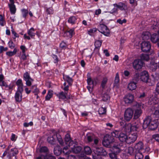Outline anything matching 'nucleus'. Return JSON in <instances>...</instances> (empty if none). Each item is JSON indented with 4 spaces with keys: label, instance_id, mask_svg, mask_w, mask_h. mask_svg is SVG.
<instances>
[{
    "label": "nucleus",
    "instance_id": "1",
    "mask_svg": "<svg viewBox=\"0 0 159 159\" xmlns=\"http://www.w3.org/2000/svg\"><path fill=\"white\" fill-rule=\"evenodd\" d=\"M159 120H152L151 117L148 116L143 120V129H146L148 126L151 130H154L158 126V121Z\"/></svg>",
    "mask_w": 159,
    "mask_h": 159
},
{
    "label": "nucleus",
    "instance_id": "2",
    "mask_svg": "<svg viewBox=\"0 0 159 159\" xmlns=\"http://www.w3.org/2000/svg\"><path fill=\"white\" fill-rule=\"evenodd\" d=\"M140 80L143 82L149 83L151 85H153L155 84L154 81H151L149 78L148 72L146 70H143L140 73Z\"/></svg>",
    "mask_w": 159,
    "mask_h": 159
},
{
    "label": "nucleus",
    "instance_id": "3",
    "mask_svg": "<svg viewBox=\"0 0 159 159\" xmlns=\"http://www.w3.org/2000/svg\"><path fill=\"white\" fill-rule=\"evenodd\" d=\"M57 138V140L58 141L60 144L61 145H63L64 143L62 139L61 135L58 133L54 134L52 136L49 137H48L47 140L48 142L51 144H54L55 143L56 141V138Z\"/></svg>",
    "mask_w": 159,
    "mask_h": 159
},
{
    "label": "nucleus",
    "instance_id": "4",
    "mask_svg": "<svg viewBox=\"0 0 159 159\" xmlns=\"http://www.w3.org/2000/svg\"><path fill=\"white\" fill-rule=\"evenodd\" d=\"M114 136L106 134L104 137L102 143L104 146L109 147L111 144L114 142Z\"/></svg>",
    "mask_w": 159,
    "mask_h": 159
},
{
    "label": "nucleus",
    "instance_id": "5",
    "mask_svg": "<svg viewBox=\"0 0 159 159\" xmlns=\"http://www.w3.org/2000/svg\"><path fill=\"white\" fill-rule=\"evenodd\" d=\"M151 44L149 42L143 41L141 43V49L142 51L144 52H149L151 48Z\"/></svg>",
    "mask_w": 159,
    "mask_h": 159
},
{
    "label": "nucleus",
    "instance_id": "6",
    "mask_svg": "<svg viewBox=\"0 0 159 159\" xmlns=\"http://www.w3.org/2000/svg\"><path fill=\"white\" fill-rule=\"evenodd\" d=\"M112 135L113 136H115V137L116 138L118 137L120 141L123 142H125L127 138L126 134L122 133L119 134L118 132L117 131L112 133Z\"/></svg>",
    "mask_w": 159,
    "mask_h": 159
},
{
    "label": "nucleus",
    "instance_id": "7",
    "mask_svg": "<svg viewBox=\"0 0 159 159\" xmlns=\"http://www.w3.org/2000/svg\"><path fill=\"white\" fill-rule=\"evenodd\" d=\"M138 128L139 126H137V125L132 126L129 123L125 125V126L122 128V130L123 131H125L126 133H129L131 131L132 129H134L136 131Z\"/></svg>",
    "mask_w": 159,
    "mask_h": 159
},
{
    "label": "nucleus",
    "instance_id": "8",
    "mask_svg": "<svg viewBox=\"0 0 159 159\" xmlns=\"http://www.w3.org/2000/svg\"><path fill=\"white\" fill-rule=\"evenodd\" d=\"M98 30L104 35L108 36L110 34V31L107 27L104 24H100L98 26Z\"/></svg>",
    "mask_w": 159,
    "mask_h": 159
},
{
    "label": "nucleus",
    "instance_id": "9",
    "mask_svg": "<svg viewBox=\"0 0 159 159\" xmlns=\"http://www.w3.org/2000/svg\"><path fill=\"white\" fill-rule=\"evenodd\" d=\"M140 67L143 66L145 65V63L143 61H148L149 59V56L148 54L147 53L142 54L140 56Z\"/></svg>",
    "mask_w": 159,
    "mask_h": 159
},
{
    "label": "nucleus",
    "instance_id": "10",
    "mask_svg": "<svg viewBox=\"0 0 159 159\" xmlns=\"http://www.w3.org/2000/svg\"><path fill=\"white\" fill-rule=\"evenodd\" d=\"M133 111L130 108H127L125 111L124 114V118L125 120L129 121L133 117Z\"/></svg>",
    "mask_w": 159,
    "mask_h": 159
},
{
    "label": "nucleus",
    "instance_id": "11",
    "mask_svg": "<svg viewBox=\"0 0 159 159\" xmlns=\"http://www.w3.org/2000/svg\"><path fill=\"white\" fill-rule=\"evenodd\" d=\"M24 79L26 81V84L28 86H30L31 85V82L33 80L30 77L28 72H26L24 74Z\"/></svg>",
    "mask_w": 159,
    "mask_h": 159
},
{
    "label": "nucleus",
    "instance_id": "12",
    "mask_svg": "<svg viewBox=\"0 0 159 159\" xmlns=\"http://www.w3.org/2000/svg\"><path fill=\"white\" fill-rule=\"evenodd\" d=\"M134 96L131 94H129L125 95L124 98V101L127 104H131L134 100Z\"/></svg>",
    "mask_w": 159,
    "mask_h": 159
},
{
    "label": "nucleus",
    "instance_id": "13",
    "mask_svg": "<svg viewBox=\"0 0 159 159\" xmlns=\"http://www.w3.org/2000/svg\"><path fill=\"white\" fill-rule=\"evenodd\" d=\"M133 109L135 111L134 118L135 119H138L139 117V104L138 103L134 105Z\"/></svg>",
    "mask_w": 159,
    "mask_h": 159
},
{
    "label": "nucleus",
    "instance_id": "14",
    "mask_svg": "<svg viewBox=\"0 0 159 159\" xmlns=\"http://www.w3.org/2000/svg\"><path fill=\"white\" fill-rule=\"evenodd\" d=\"M94 152H96L101 156H105L107 154L106 150L102 147L97 148L95 149L94 150Z\"/></svg>",
    "mask_w": 159,
    "mask_h": 159
},
{
    "label": "nucleus",
    "instance_id": "15",
    "mask_svg": "<svg viewBox=\"0 0 159 159\" xmlns=\"http://www.w3.org/2000/svg\"><path fill=\"white\" fill-rule=\"evenodd\" d=\"M137 136L135 134H130L127 137L125 142L128 144H130L134 142L136 139Z\"/></svg>",
    "mask_w": 159,
    "mask_h": 159
},
{
    "label": "nucleus",
    "instance_id": "16",
    "mask_svg": "<svg viewBox=\"0 0 159 159\" xmlns=\"http://www.w3.org/2000/svg\"><path fill=\"white\" fill-rule=\"evenodd\" d=\"M18 151L16 148L11 149V150L8 152L7 157L10 158L11 157V155L13 156H15L18 153Z\"/></svg>",
    "mask_w": 159,
    "mask_h": 159
},
{
    "label": "nucleus",
    "instance_id": "17",
    "mask_svg": "<svg viewBox=\"0 0 159 159\" xmlns=\"http://www.w3.org/2000/svg\"><path fill=\"white\" fill-rule=\"evenodd\" d=\"M151 41L154 43H157L159 40V37L158 35L157 34H153L152 35H151Z\"/></svg>",
    "mask_w": 159,
    "mask_h": 159
},
{
    "label": "nucleus",
    "instance_id": "18",
    "mask_svg": "<svg viewBox=\"0 0 159 159\" xmlns=\"http://www.w3.org/2000/svg\"><path fill=\"white\" fill-rule=\"evenodd\" d=\"M133 68L135 70V72H138L139 69V59H137L134 60L133 62Z\"/></svg>",
    "mask_w": 159,
    "mask_h": 159
},
{
    "label": "nucleus",
    "instance_id": "19",
    "mask_svg": "<svg viewBox=\"0 0 159 159\" xmlns=\"http://www.w3.org/2000/svg\"><path fill=\"white\" fill-rule=\"evenodd\" d=\"M151 34L148 31L143 32L142 34L141 37L143 40H147L149 39Z\"/></svg>",
    "mask_w": 159,
    "mask_h": 159
},
{
    "label": "nucleus",
    "instance_id": "20",
    "mask_svg": "<svg viewBox=\"0 0 159 159\" xmlns=\"http://www.w3.org/2000/svg\"><path fill=\"white\" fill-rule=\"evenodd\" d=\"M37 159H56L55 157L50 155H46L45 156L41 155L37 157Z\"/></svg>",
    "mask_w": 159,
    "mask_h": 159
},
{
    "label": "nucleus",
    "instance_id": "21",
    "mask_svg": "<svg viewBox=\"0 0 159 159\" xmlns=\"http://www.w3.org/2000/svg\"><path fill=\"white\" fill-rule=\"evenodd\" d=\"M136 83L134 82L130 83L128 86V88L130 90H133L136 89Z\"/></svg>",
    "mask_w": 159,
    "mask_h": 159
},
{
    "label": "nucleus",
    "instance_id": "22",
    "mask_svg": "<svg viewBox=\"0 0 159 159\" xmlns=\"http://www.w3.org/2000/svg\"><path fill=\"white\" fill-rule=\"evenodd\" d=\"M63 79L68 83L69 85H71L73 81L72 78H70L68 75H63Z\"/></svg>",
    "mask_w": 159,
    "mask_h": 159
},
{
    "label": "nucleus",
    "instance_id": "23",
    "mask_svg": "<svg viewBox=\"0 0 159 159\" xmlns=\"http://www.w3.org/2000/svg\"><path fill=\"white\" fill-rule=\"evenodd\" d=\"M73 30L71 29L69 30H67L66 31L64 34V37H67L69 38H71L72 36Z\"/></svg>",
    "mask_w": 159,
    "mask_h": 159
},
{
    "label": "nucleus",
    "instance_id": "24",
    "mask_svg": "<svg viewBox=\"0 0 159 159\" xmlns=\"http://www.w3.org/2000/svg\"><path fill=\"white\" fill-rule=\"evenodd\" d=\"M22 93L20 92H17L16 93L15 98L16 101L20 102L21 101Z\"/></svg>",
    "mask_w": 159,
    "mask_h": 159
},
{
    "label": "nucleus",
    "instance_id": "25",
    "mask_svg": "<svg viewBox=\"0 0 159 159\" xmlns=\"http://www.w3.org/2000/svg\"><path fill=\"white\" fill-rule=\"evenodd\" d=\"M72 152L75 153H79L82 149L81 147L79 146L75 147L74 148H71Z\"/></svg>",
    "mask_w": 159,
    "mask_h": 159
},
{
    "label": "nucleus",
    "instance_id": "26",
    "mask_svg": "<svg viewBox=\"0 0 159 159\" xmlns=\"http://www.w3.org/2000/svg\"><path fill=\"white\" fill-rule=\"evenodd\" d=\"M118 8L121 10L125 11L127 9V7L125 3L120 2L119 3Z\"/></svg>",
    "mask_w": 159,
    "mask_h": 159
},
{
    "label": "nucleus",
    "instance_id": "27",
    "mask_svg": "<svg viewBox=\"0 0 159 159\" xmlns=\"http://www.w3.org/2000/svg\"><path fill=\"white\" fill-rule=\"evenodd\" d=\"M10 10L11 14H14L16 11V8L15 5L14 4H8Z\"/></svg>",
    "mask_w": 159,
    "mask_h": 159
},
{
    "label": "nucleus",
    "instance_id": "28",
    "mask_svg": "<svg viewBox=\"0 0 159 159\" xmlns=\"http://www.w3.org/2000/svg\"><path fill=\"white\" fill-rule=\"evenodd\" d=\"M34 29L33 27L31 28L28 31V34L32 38H34L35 36V34L34 33Z\"/></svg>",
    "mask_w": 159,
    "mask_h": 159
},
{
    "label": "nucleus",
    "instance_id": "29",
    "mask_svg": "<svg viewBox=\"0 0 159 159\" xmlns=\"http://www.w3.org/2000/svg\"><path fill=\"white\" fill-rule=\"evenodd\" d=\"M84 151L87 155H89L92 152L91 148L88 146H85L84 148Z\"/></svg>",
    "mask_w": 159,
    "mask_h": 159
},
{
    "label": "nucleus",
    "instance_id": "30",
    "mask_svg": "<svg viewBox=\"0 0 159 159\" xmlns=\"http://www.w3.org/2000/svg\"><path fill=\"white\" fill-rule=\"evenodd\" d=\"M112 149L113 152L116 154L119 153L120 152L121 150L118 145L113 146L112 148Z\"/></svg>",
    "mask_w": 159,
    "mask_h": 159
},
{
    "label": "nucleus",
    "instance_id": "31",
    "mask_svg": "<svg viewBox=\"0 0 159 159\" xmlns=\"http://www.w3.org/2000/svg\"><path fill=\"white\" fill-rule=\"evenodd\" d=\"M17 52V49L15 48L14 49L13 51H9L6 52L7 55L9 57H11L15 55Z\"/></svg>",
    "mask_w": 159,
    "mask_h": 159
},
{
    "label": "nucleus",
    "instance_id": "32",
    "mask_svg": "<svg viewBox=\"0 0 159 159\" xmlns=\"http://www.w3.org/2000/svg\"><path fill=\"white\" fill-rule=\"evenodd\" d=\"M102 43V41L100 40H97L95 42V49H98L99 50L100 47L101 46Z\"/></svg>",
    "mask_w": 159,
    "mask_h": 159
},
{
    "label": "nucleus",
    "instance_id": "33",
    "mask_svg": "<svg viewBox=\"0 0 159 159\" xmlns=\"http://www.w3.org/2000/svg\"><path fill=\"white\" fill-rule=\"evenodd\" d=\"M102 100L104 101H106L110 99V96L107 93H104L102 94Z\"/></svg>",
    "mask_w": 159,
    "mask_h": 159
},
{
    "label": "nucleus",
    "instance_id": "34",
    "mask_svg": "<svg viewBox=\"0 0 159 159\" xmlns=\"http://www.w3.org/2000/svg\"><path fill=\"white\" fill-rule=\"evenodd\" d=\"M136 72L135 75H134L133 80L134 82L136 83L139 80V74L138 72Z\"/></svg>",
    "mask_w": 159,
    "mask_h": 159
},
{
    "label": "nucleus",
    "instance_id": "35",
    "mask_svg": "<svg viewBox=\"0 0 159 159\" xmlns=\"http://www.w3.org/2000/svg\"><path fill=\"white\" fill-rule=\"evenodd\" d=\"M31 89H32L34 90L33 91V92L34 93L35 95H37L38 93H39V89L37 88V87L35 85L32 86Z\"/></svg>",
    "mask_w": 159,
    "mask_h": 159
},
{
    "label": "nucleus",
    "instance_id": "36",
    "mask_svg": "<svg viewBox=\"0 0 159 159\" xmlns=\"http://www.w3.org/2000/svg\"><path fill=\"white\" fill-rule=\"evenodd\" d=\"M92 156L93 159H102L101 156L96 152H94Z\"/></svg>",
    "mask_w": 159,
    "mask_h": 159
},
{
    "label": "nucleus",
    "instance_id": "37",
    "mask_svg": "<svg viewBox=\"0 0 159 159\" xmlns=\"http://www.w3.org/2000/svg\"><path fill=\"white\" fill-rule=\"evenodd\" d=\"M67 93L65 92L64 93L63 92L60 93L59 94V98L62 99H65L66 98V95H67Z\"/></svg>",
    "mask_w": 159,
    "mask_h": 159
},
{
    "label": "nucleus",
    "instance_id": "38",
    "mask_svg": "<svg viewBox=\"0 0 159 159\" xmlns=\"http://www.w3.org/2000/svg\"><path fill=\"white\" fill-rule=\"evenodd\" d=\"M106 109L102 107L99 108L98 110L99 113L100 114H104L106 113Z\"/></svg>",
    "mask_w": 159,
    "mask_h": 159
},
{
    "label": "nucleus",
    "instance_id": "39",
    "mask_svg": "<svg viewBox=\"0 0 159 159\" xmlns=\"http://www.w3.org/2000/svg\"><path fill=\"white\" fill-rule=\"evenodd\" d=\"M52 91H49L48 94L46 96L45 98L46 100H49L52 97Z\"/></svg>",
    "mask_w": 159,
    "mask_h": 159
},
{
    "label": "nucleus",
    "instance_id": "40",
    "mask_svg": "<svg viewBox=\"0 0 159 159\" xmlns=\"http://www.w3.org/2000/svg\"><path fill=\"white\" fill-rule=\"evenodd\" d=\"M76 20V18L75 16H71L70 17L68 20L69 23L73 24L75 23V22Z\"/></svg>",
    "mask_w": 159,
    "mask_h": 159
},
{
    "label": "nucleus",
    "instance_id": "41",
    "mask_svg": "<svg viewBox=\"0 0 159 159\" xmlns=\"http://www.w3.org/2000/svg\"><path fill=\"white\" fill-rule=\"evenodd\" d=\"M110 157L111 159H117V154L114 152H112L109 154Z\"/></svg>",
    "mask_w": 159,
    "mask_h": 159
},
{
    "label": "nucleus",
    "instance_id": "42",
    "mask_svg": "<svg viewBox=\"0 0 159 159\" xmlns=\"http://www.w3.org/2000/svg\"><path fill=\"white\" fill-rule=\"evenodd\" d=\"M71 140L70 135L69 134H67L65 137V141L66 144H68V143Z\"/></svg>",
    "mask_w": 159,
    "mask_h": 159
},
{
    "label": "nucleus",
    "instance_id": "43",
    "mask_svg": "<svg viewBox=\"0 0 159 159\" xmlns=\"http://www.w3.org/2000/svg\"><path fill=\"white\" fill-rule=\"evenodd\" d=\"M5 24V22L2 16L0 15V25L3 26Z\"/></svg>",
    "mask_w": 159,
    "mask_h": 159
},
{
    "label": "nucleus",
    "instance_id": "44",
    "mask_svg": "<svg viewBox=\"0 0 159 159\" xmlns=\"http://www.w3.org/2000/svg\"><path fill=\"white\" fill-rule=\"evenodd\" d=\"M46 11L48 14H51L53 13V10L52 7L47 8L46 9Z\"/></svg>",
    "mask_w": 159,
    "mask_h": 159
},
{
    "label": "nucleus",
    "instance_id": "45",
    "mask_svg": "<svg viewBox=\"0 0 159 159\" xmlns=\"http://www.w3.org/2000/svg\"><path fill=\"white\" fill-rule=\"evenodd\" d=\"M48 150V148L46 147H43L40 148V152H47Z\"/></svg>",
    "mask_w": 159,
    "mask_h": 159
},
{
    "label": "nucleus",
    "instance_id": "46",
    "mask_svg": "<svg viewBox=\"0 0 159 159\" xmlns=\"http://www.w3.org/2000/svg\"><path fill=\"white\" fill-rule=\"evenodd\" d=\"M22 11L23 14V16L24 18H25L27 15L28 14V11L27 10L23 9L22 10Z\"/></svg>",
    "mask_w": 159,
    "mask_h": 159
},
{
    "label": "nucleus",
    "instance_id": "47",
    "mask_svg": "<svg viewBox=\"0 0 159 159\" xmlns=\"http://www.w3.org/2000/svg\"><path fill=\"white\" fill-rule=\"evenodd\" d=\"M119 80H120L119 75L118 73H117L116 74L114 83L115 84H117L119 83Z\"/></svg>",
    "mask_w": 159,
    "mask_h": 159
},
{
    "label": "nucleus",
    "instance_id": "48",
    "mask_svg": "<svg viewBox=\"0 0 159 159\" xmlns=\"http://www.w3.org/2000/svg\"><path fill=\"white\" fill-rule=\"evenodd\" d=\"M87 138L88 141L89 142H91L94 139V137L93 135L90 134L87 135Z\"/></svg>",
    "mask_w": 159,
    "mask_h": 159
},
{
    "label": "nucleus",
    "instance_id": "49",
    "mask_svg": "<svg viewBox=\"0 0 159 159\" xmlns=\"http://www.w3.org/2000/svg\"><path fill=\"white\" fill-rule=\"evenodd\" d=\"M152 138L154 139L157 141L159 142V134H156L153 135Z\"/></svg>",
    "mask_w": 159,
    "mask_h": 159
},
{
    "label": "nucleus",
    "instance_id": "50",
    "mask_svg": "<svg viewBox=\"0 0 159 159\" xmlns=\"http://www.w3.org/2000/svg\"><path fill=\"white\" fill-rule=\"evenodd\" d=\"M133 151L134 149L132 147H129L128 148L127 152L129 155H131L133 154Z\"/></svg>",
    "mask_w": 159,
    "mask_h": 159
},
{
    "label": "nucleus",
    "instance_id": "51",
    "mask_svg": "<svg viewBox=\"0 0 159 159\" xmlns=\"http://www.w3.org/2000/svg\"><path fill=\"white\" fill-rule=\"evenodd\" d=\"M8 45L9 48L11 49L14 48L15 47V44L13 43V42L12 41H10L8 42Z\"/></svg>",
    "mask_w": 159,
    "mask_h": 159
},
{
    "label": "nucleus",
    "instance_id": "52",
    "mask_svg": "<svg viewBox=\"0 0 159 159\" xmlns=\"http://www.w3.org/2000/svg\"><path fill=\"white\" fill-rule=\"evenodd\" d=\"M107 82V79L104 78L103 79L101 84V85L103 88H104Z\"/></svg>",
    "mask_w": 159,
    "mask_h": 159
},
{
    "label": "nucleus",
    "instance_id": "53",
    "mask_svg": "<svg viewBox=\"0 0 159 159\" xmlns=\"http://www.w3.org/2000/svg\"><path fill=\"white\" fill-rule=\"evenodd\" d=\"M117 22L119 23L120 24H122L123 23H125L126 22V20L125 19H124L122 20H121L120 19H118L117 20Z\"/></svg>",
    "mask_w": 159,
    "mask_h": 159
},
{
    "label": "nucleus",
    "instance_id": "54",
    "mask_svg": "<svg viewBox=\"0 0 159 159\" xmlns=\"http://www.w3.org/2000/svg\"><path fill=\"white\" fill-rule=\"evenodd\" d=\"M68 149V147L66 146V147H65L63 150V152L65 153L66 154H70L71 152V151H66V150Z\"/></svg>",
    "mask_w": 159,
    "mask_h": 159
},
{
    "label": "nucleus",
    "instance_id": "55",
    "mask_svg": "<svg viewBox=\"0 0 159 159\" xmlns=\"http://www.w3.org/2000/svg\"><path fill=\"white\" fill-rule=\"evenodd\" d=\"M18 89L17 92H20L21 93H22V92L23 91V85H19L18 86Z\"/></svg>",
    "mask_w": 159,
    "mask_h": 159
},
{
    "label": "nucleus",
    "instance_id": "56",
    "mask_svg": "<svg viewBox=\"0 0 159 159\" xmlns=\"http://www.w3.org/2000/svg\"><path fill=\"white\" fill-rule=\"evenodd\" d=\"M154 115L155 117L159 118V110H156L154 113ZM159 120V119L158 120Z\"/></svg>",
    "mask_w": 159,
    "mask_h": 159
},
{
    "label": "nucleus",
    "instance_id": "57",
    "mask_svg": "<svg viewBox=\"0 0 159 159\" xmlns=\"http://www.w3.org/2000/svg\"><path fill=\"white\" fill-rule=\"evenodd\" d=\"M146 96V94L145 92H143L142 93H141L140 94V99L145 98Z\"/></svg>",
    "mask_w": 159,
    "mask_h": 159
},
{
    "label": "nucleus",
    "instance_id": "58",
    "mask_svg": "<svg viewBox=\"0 0 159 159\" xmlns=\"http://www.w3.org/2000/svg\"><path fill=\"white\" fill-rule=\"evenodd\" d=\"M7 48H4L2 46H1L0 47V53H2L3 51H7Z\"/></svg>",
    "mask_w": 159,
    "mask_h": 159
},
{
    "label": "nucleus",
    "instance_id": "59",
    "mask_svg": "<svg viewBox=\"0 0 159 159\" xmlns=\"http://www.w3.org/2000/svg\"><path fill=\"white\" fill-rule=\"evenodd\" d=\"M87 83L89 85H93V82L91 78H89L87 80Z\"/></svg>",
    "mask_w": 159,
    "mask_h": 159
},
{
    "label": "nucleus",
    "instance_id": "60",
    "mask_svg": "<svg viewBox=\"0 0 159 159\" xmlns=\"http://www.w3.org/2000/svg\"><path fill=\"white\" fill-rule=\"evenodd\" d=\"M16 84L18 86L23 85L22 80L20 79L18 80L16 82Z\"/></svg>",
    "mask_w": 159,
    "mask_h": 159
},
{
    "label": "nucleus",
    "instance_id": "61",
    "mask_svg": "<svg viewBox=\"0 0 159 159\" xmlns=\"http://www.w3.org/2000/svg\"><path fill=\"white\" fill-rule=\"evenodd\" d=\"M26 56L25 54V53H23V54L21 56L20 59L21 60H23V61L25 60L26 59Z\"/></svg>",
    "mask_w": 159,
    "mask_h": 159
},
{
    "label": "nucleus",
    "instance_id": "62",
    "mask_svg": "<svg viewBox=\"0 0 159 159\" xmlns=\"http://www.w3.org/2000/svg\"><path fill=\"white\" fill-rule=\"evenodd\" d=\"M139 143L138 142L136 144V145L134 146V148L136 150V152H138V153H139Z\"/></svg>",
    "mask_w": 159,
    "mask_h": 159
},
{
    "label": "nucleus",
    "instance_id": "63",
    "mask_svg": "<svg viewBox=\"0 0 159 159\" xmlns=\"http://www.w3.org/2000/svg\"><path fill=\"white\" fill-rule=\"evenodd\" d=\"M80 159H83L86 158L85 155L84 154L81 153L78 155Z\"/></svg>",
    "mask_w": 159,
    "mask_h": 159
},
{
    "label": "nucleus",
    "instance_id": "64",
    "mask_svg": "<svg viewBox=\"0 0 159 159\" xmlns=\"http://www.w3.org/2000/svg\"><path fill=\"white\" fill-rule=\"evenodd\" d=\"M68 159H76V158L75 156L69 155L68 156Z\"/></svg>",
    "mask_w": 159,
    "mask_h": 159
}]
</instances>
